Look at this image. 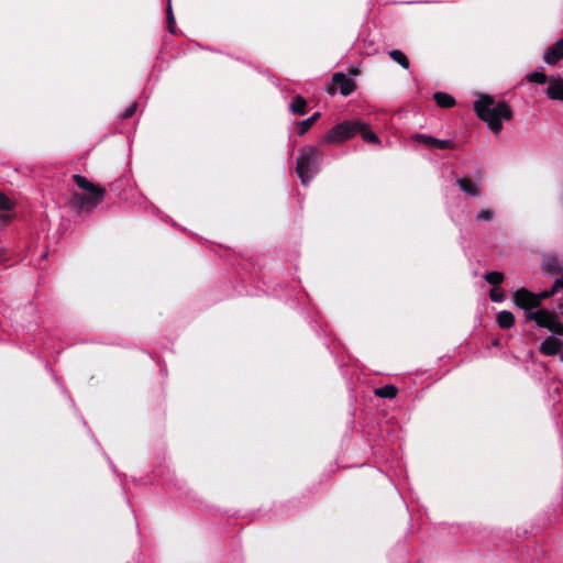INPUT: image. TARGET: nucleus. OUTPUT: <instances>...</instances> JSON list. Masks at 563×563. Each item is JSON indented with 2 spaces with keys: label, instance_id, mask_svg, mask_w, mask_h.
I'll list each match as a JSON object with an SVG mask.
<instances>
[{
  "label": "nucleus",
  "instance_id": "obj_28",
  "mask_svg": "<svg viewBox=\"0 0 563 563\" xmlns=\"http://www.w3.org/2000/svg\"><path fill=\"white\" fill-rule=\"evenodd\" d=\"M137 102H133L129 108L125 109V111L122 114L123 119H130L134 115V113L137 110Z\"/></svg>",
  "mask_w": 563,
  "mask_h": 563
},
{
  "label": "nucleus",
  "instance_id": "obj_9",
  "mask_svg": "<svg viewBox=\"0 0 563 563\" xmlns=\"http://www.w3.org/2000/svg\"><path fill=\"white\" fill-rule=\"evenodd\" d=\"M561 59H563V38L550 46L543 56V60L549 65H556Z\"/></svg>",
  "mask_w": 563,
  "mask_h": 563
},
{
  "label": "nucleus",
  "instance_id": "obj_1",
  "mask_svg": "<svg viewBox=\"0 0 563 563\" xmlns=\"http://www.w3.org/2000/svg\"><path fill=\"white\" fill-rule=\"evenodd\" d=\"M474 111L495 134L503 130V121H510L514 117V112L506 101H496L493 96L486 93L479 95L474 102Z\"/></svg>",
  "mask_w": 563,
  "mask_h": 563
},
{
  "label": "nucleus",
  "instance_id": "obj_8",
  "mask_svg": "<svg viewBox=\"0 0 563 563\" xmlns=\"http://www.w3.org/2000/svg\"><path fill=\"white\" fill-rule=\"evenodd\" d=\"M563 351V341L555 335L548 336L539 346V352L545 356H554Z\"/></svg>",
  "mask_w": 563,
  "mask_h": 563
},
{
  "label": "nucleus",
  "instance_id": "obj_6",
  "mask_svg": "<svg viewBox=\"0 0 563 563\" xmlns=\"http://www.w3.org/2000/svg\"><path fill=\"white\" fill-rule=\"evenodd\" d=\"M512 302L516 307L528 312H533V309H538L542 305V299L540 294H534L531 290L522 287L514 291L512 294Z\"/></svg>",
  "mask_w": 563,
  "mask_h": 563
},
{
  "label": "nucleus",
  "instance_id": "obj_10",
  "mask_svg": "<svg viewBox=\"0 0 563 563\" xmlns=\"http://www.w3.org/2000/svg\"><path fill=\"white\" fill-rule=\"evenodd\" d=\"M547 96L551 100L563 101V78H553L550 80Z\"/></svg>",
  "mask_w": 563,
  "mask_h": 563
},
{
  "label": "nucleus",
  "instance_id": "obj_25",
  "mask_svg": "<svg viewBox=\"0 0 563 563\" xmlns=\"http://www.w3.org/2000/svg\"><path fill=\"white\" fill-rule=\"evenodd\" d=\"M493 218L494 212L489 209L481 210L476 216V220L478 221H490Z\"/></svg>",
  "mask_w": 563,
  "mask_h": 563
},
{
  "label": "nucleus",
  "instance_id": "obj_11",
  "mask_svg": "<svg viewBox=\"0 0 563 563\" xmlns=\"http://www.w3.org/2000/svg\"><path fill=\"white\" fill-rule=\"evenodd\" d=\"M460 189L468 196L478 197L481 195L479 187L472 179L462 177L456 180Z\"/></svg>",
  "mask_w": 563,
  "mask_h": 563
},
{
  "label": "nucleus",
  "instance_id": "obj_16",
  "mask_svg": "<svg viewBox=\"0 0 563 563\" xmlns=\"http://www.w3.org/2000/svg\"><path fill=\"white\" fill-rule=\"evenodd\" d=\"M320 117H321V113L316 112L310 118L299 122L297 125L298 135L302 136L303 134H306Z\"/></svg>",
  "mask_w": 563,
  "mask_h": 563
},
{
  "label": "nucleus",
  "instance_id": "obj_27",
  "mask_svg": "<svg viewBox=\"0 0 563 563\" xmlns=\"http://www.w3.org/2000/svg\"><path fill=\"white\" fill-rule=\"evenodd\" d=\"M489 298L492 301L494 302H500L504 300L505 296H504V291L499 290V289H496V288H493L490 291H489Z\"/></svg>",
  "mask_w": 563,
  "mask_h": 563
},
{
  "label": "nucleus",
  "instance_id": "obj_23",
  "mask_svg": "<svg viewBox=\"0 0 563 563\" xmlns=\"http://www.w3.org/2000/svg\"><path fill=\"white\" fill-rule=\"evenodd\" d=\"M166 20H167V27L170 33H175V18L170 4V0H168L167 9H166Z\"/></svg>",
  "mask_w": 563,
  "mask_h": 563
},
{
  "label": "nucleus",
  "instance_id": "obj_19",
  "mask_svg": "<svg viewBox=\"0 0 563 563\" xmlns=\"http://www.w3.org/2000/svg\"><path fill=\"white\" fill-rule=\"evenodd\" d=\"M561 288H563V278L556 279L551 289L539 292L542 301L553 297Z\"/></svg>",
  "mask_w": 563,
  "mask_h": 563
},
{
  "label": "nucleus",
  "instance_id": "obj_4",
  "mask_svg": "<svg viewBox=\"0 0 563 563\" xmlns=\"http://www.w3.org/2000/svg\"><path fill=\"white\" fill-rule=\"evenodd\" d=\"M358 129L361 125L355 121L346 120L338 123L321 137L320 145L343 143L357 134Z\"/></svg>",
  "mask_w": 563,
  "mask_h": 563
},
{
  "label": "nucleus",
  "instance_id": "obj_7",
  "mask_svg": "<svg viewBox=\"0 0 563 563\" xmlns=\"http://www.w3.org/2000/svg\"><path fill=\"white\" fill-rule=\"evenodd\" d=\"M338 89L343 96H350L356 89V84L351 78H347L345 74L335 73L332 76L331 85L327 87V92L334 95Z\"/></svg>",
  "mask_w": 563,
  "mask_h": 563
},
{
  "label": "nucleus",
  "instance_id": "obj_13",
  "mask_svg": "<svg viewBox=\"0 0 563 563\" xmlns=\"http://www.w3.org/2000/svg\"><path fill=\"white\" fill-rule=\"evenodd\" d=\"M496 321L500 329H510L515 325V316L508 310H503L498 312Z\"/></svg>",
  "mask_w": 563,
  "mask_h": 563
},
{
  "label": "nucleus",
  "instance_id": "obj_18",
  "mask_svg": "<svg viewBox=\"0 0 563 563\" xmlns=\"http://www.w3.org/2000/svg\"><path fill=\"white\" fill-rule=\"evenodd\" d=\"M398 389L394 385H385L375 389V395L380 398H395Z\"/></svg>",
  "mask_w": 563,
  "mask_h": 563
},
{
  "label": "nucleus",
  "instance_id": "obj_30",
  "mask_svg": "<svg viewBox=\"0 0 563 563\" xmlns=\"http://www.w3.org/2000/svg\"><path fill=\"white\" fill-rule=\"evenodd\" d=\"M352 74L357 75V74H358V70H357V69H355V70H353V71H352Z\"/></svg>",
  "mask_w": 563,
  "mask_h": 563
},
{
  "label": "nucleus",
  "instance_id": "obj_2",
  "mask_svg": "<svg viewBox=\"0 0 563 563\" xmlns=\"http://www.w3.org/2000/svg\"><path fill=\"white\" fill-rule=\"evenodd\" d=\"M73 179L80 189L86 191V194H73L71 202L75 207L80 210H92L103 200L106 195L104 188L95 185L79 174L73 175Z\"/></svg>",
  "mask_w": 563,
  "mask_h": 563
},
{
  "label": "nucleus",
  "instance_id": "obj_22",
  "mask_svg": "<svg viewBox=\"0 0 563 563\" xmlns=\"http://www.w3.org/2000/svg\"><path fill=\"white\" fill-rule=\"evenodd\" d=\"M527 80L534 84L543 85L548 81V76L542 71H533L527 75Z\"/></svg>",
  "mask_w": 563,
  "mask_h": 563
},
{
  "label": "nucleus",
  "instance_id": "obj_24",
  "mask_svg": "<svg viewBox=\"0 0 563 563\" xmlns=\"http://www.w3.org/2000/svg\"><path fill=\"white\" fill-rule=\"evenodd\" d=\"M455 143L451 140H439L437 139L435 148L440 150H453L455 148Z\"/></svg>",
  "mask_w": 563,
  "mask_h": 563
},
{
  "label": "nucleus",
  "instance_id": "obj_12",
  "mask_svg": "<svg viewBox=\"0 0 563 563\" xmlns=\"http://www.w3.org/2000/svg\"><path fill=\"white\" fill-rule=\"evenodd\" d=\"M307 100L300 96L297 95L292 101L289 104V110L297 115H305L307 113Z\"/></svg>",
  "mask_w": 563,
  "mask_h": 563
},
{
  "label": "nucleus",
  "instance_id": "obj_17",
  "mask_svg": "<svg viewBox=\"0 0 563 563\" xmlns=\"http://www.w3.org/2000/svg\"><path fill=\"white\" fill-rule=\"evenodd\" d=\"M390 58L399 64L402 68L408 69L410 64L408 57L399 49H393L388 53Z\"/></svg>",
  "mask_w": 563,
  "mask_h": 563
},
{
  "label": "nucleus",
  "instance_id": "obj_21",
  "mask_svg": "<svg viewBox=\"0 0 563 563\" xmlns=\"http://www.w3.org/2000/svg\"><path fill=\"white\" fill-rule=\"evenodd\" d=\"M412 139H413V141H416L418 143H422L431 148H435L437 139L433 136L426 135V134H415L412 136Z\"/></svg>",
  "mask_w": 563,
  "mask_h": 563
},
{
  "label": "nucleus",
  "instance_id": "obj_3",
  "mask_svg": "<svg viewBox=\"0 0 563 563\" xmlns=\"http://www.w3.org/2000/svg\"><path fill=\"white\" fill-rule=\"evenodd\" d=\"M321 152L314 146L301 150L297 157L296 173L303 186H307L314 174L319 170Z\"/></svg>",
  "mask_w": 563,
  "mask_h": 563
},
{
  "label": "nucleus",
  "instance_id": "obj_5",
  "mask_svg": "<svg viewBox=\"0 0 563 563\" xmlns=\"http://www.w3.org/2000/svg\"><path fill=\"white\" fill-rule=\"evenodd\" d=\"M527 321H534L538 327L548 329L555 335H563V323L554 311L539 309L526 314Z\"/></svg>",
  "mask_w": 563,
  "mask_h": 563
},
{
  "label": "nucleus",
  "instance_id": "obj_14",
  "mask_svg": "<svg viewBox=\"0 0 563 563\" xmlns=\"http://www.w3.org/2000/svg\"><path fill=\"white\" fill-rule=\"evenodd\" d=\"M355 123L361 125V129L357 130V133L361 134L362 139L367 143L378 144V136L368 129V125L360 120H355Z\"/></svg>",
  "mask_w": 563,
  "mask_h": 563
},
{
  "label": "nucleus",
  "instance_id": "obj_15",
  "mask_svg": "<svg viewBox=\"0 0 563 563\" xmlns=\"http://www.w3.org/2000/svg\"><path fill=\"white\" fill-rule=\"evenodd\" d=\"M433 100L440 108L449 109L455 104V99L451 95L442 91L435 92Z\"/></svg>",
  "mask_w": 563,
  "mask_h": 563
},
{
  "label": "nucleus",
  "instance_id": "obj_29",
  "mask_svg": "<svg viewBox=\"0 0 563 563\" xmlns=\"http://www.w3.org/2000/svg\"><path fill=\"white\" fill-rule=\"evenodd\" d=\"M492 344L494 346L498 347V346H500V340L499 339H495Z\"/></svg>",
  "mask_w": 563,
  "mask_h": 563
},
{
  "label": "nucleus",
  "instance_id": "obj_20",
  "mask_svg": "<svg viewBox=\"0 0 563 563\" xmlns=\"http://www.w3.org/2000/svg\"><path fill=\"white\" fill-rule=\"evenodd\" d=\"M484 279L490 285L498 286L504 282L505 276L503 273L494 271L486 273Z\"/></svg>",
  "mask_w": 563,
  "mask_h": 563
},
{
  "label": "nucleus",
  "instance_id": "obj_26",
  "mask_svg": "<svg viewBox=\"0 0 563 563\" xmlns=\"http://www.w3.org/2000/svg\"><path fill=\"white\" fill-rule=\"evenodd\" d=\"M12 208L11 200L2 192H0V210L8 211Z\"/></svg>",
  "mask_w": 563,
  "mask_h": 563
}]
</instances>
